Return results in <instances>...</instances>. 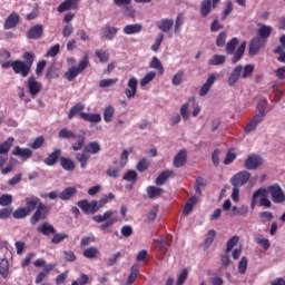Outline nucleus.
Returning a JSON list of instances; mask_svg holds the SVG:
<instances>
[{
	"instance_id": "obj_1",
	"label": "nucleus",
	"mask_w": 285,
	"mask_h": 285,
	"mask_svg": "<svg viewBox=\"0 0 285 285\" xmlns=\"http://www.w3.org/2000/svg\"><path fill=\"white\" fill-rule=\"evenodd\" d=\"M191 117L197 118L202 114V106L197 102L195 97H189L185 104L180 106V116L184 121H188L190 119V109Z\"/></svg>"
},
{
	"instance_id": "obj_2",
	"label": "nucleus",
	"mask_w": 285,
	"mask_h": 285,
	"mask_svg": "<svg viewBox=\"0 0 285 285\" xmlns=\"http://www.w3.org/2000/svg\"><path fill=\"white\" fill-rule=\"evenodd\" d=\"M59 139H76V142L72 144V150H81L83 148V144H86V136L83 135H77L75 131L62 128L58 132Z\"/></svg>"
},
{
	"instance_id": "obj_3",
	"label": "nucleus",
	"mask_w": 285,
	"mask_h": 285,
	"mask_svg": "<svg viewBox=\"0 0 285 285\" xmlns=\"http://www.w3.org/2000/svg\"><path fill=\"white\" fill-rule=\"evenodd\" d=\"M114 215H115V210L109 209V210L105 212L104 214L92 216V219L97 224H101V222H105L100 226V228H102V230H106V228H110V227L115 226V224H117V217H115Z\"/></svg>"
},
{
	"instance_id": "obj_4",
	"label": "nucleus",
	"mask_w": 285,
	"mask_h": 285,
	"mask_svg": "<svg viewBox=\"0 0 285 285\" xmlns=\"http://www.w3.org/2000/svg\"><path fill=\"white\" fill-rule=\"evenodd\" d=\"M88 63H90V61L88 60V55H86L78 66H71L68 68L65 72V79H67V81H72L78 75H81V72L88 68Z\"/></svg>"
},
{
	"instance_id": "obj_5",
	"label": "nucleus",
	"mask_w": 285,
	"mask_h": 285,
	"mask_svg": "<svg viewBox=\"0 0 285 285\" xmlns=\"http://www.w3.org/2000/svg\"><path fill=\"white\" fill-rule=\"evenodd\" d=\"M26 88H27L30 97H32V99H35V98H37L39 92H41L43 85L39 80H37V78H35V76H30L26 81Z\"/></svg>"
},
{
	"instance_id": "obj_6",
	"label": "nucleus",
	"mask_w": 285,
	"mask_h": 285,
	"mask_svg": "<svg viewBox=\"0 0 285 285\" xmlns=\"http://www.w3.org/2000/svg\"><path fill=\"white\" fill-rule=\"evenodd\" d=\"M19 164V160L16 158H10L8 160V156H1L0 155V171L1 175H9V173H12L14 168H17Z\"/></svg>"
},
{
	"instance_id": "obj_7",
	"label": "nucleus",
	"mask_w": 285,
	"mask_h": 285,
	"mask_svg": "<svg viewBox=\"0 0 285 285\" xmlns=\"http://www.w3.org/2000/svg\"><path fill=\"white\" fill-rule=\"evenodd\" d=\"M267 190L271 194L272 202L274 204H284V202H285V193H284V189H282V187L279 185H277V184L271 185L267 188Z\"/></svg>"
},
{
	"instance_id": "obj_8",
	"label": "nucleus",
	"mask_w": 285,
	"mask_h": 285,
	"mask_svg": "<svg viewBox=\"0 0 285 285\" xmlns=\"http://www.w3.org/2000/svg\"><path fill=\"white\" fill-rule=\"evenodd\" d=\"M261 166H264V158L259 155L252 154L245 159L247 170H257Z\"/></svg>"
},
{
	"instance_id": "obj_9",
	"label": "nucleus",
	"mask_w": 285,
	"mask_h": 285,
	"mask_svg": "<svg viewBox=\"0 0 285 285\" xmlns=\"http://www.w3.org/2000/svg\"><path fill=\"white\" fill-rule=\"evenodd\" d=\"M244 71V66L238 65L236 66L230 73L227 77V86L229 88H235L237 83H239V80L242 79V72Z\"/></svg>"
},
{
	"instance_id": "obj_10",
	"label": "nucleus",
	"mask_w": 285,
	"mask_h": 285,
	"mask_svg": "<svg viewBox=\"0 0 285 285\" xmlns=\"http://www.w3.org/2000/svg\"><path fill=\"white\" fill-rule=\"evenodd\" d=\"M78 206L86 215H95V213L99 210V204L97 203V200H80L78 202Z\"/></svg>"
},
{
	"instance_id": "obj_11",
	"label": "nucleus",
	"mask_w": 285,
	"mask_h": 285,
	"mask_svg": "<svg viewBox=\"0 0 285 285\" xmlns=\"http://www.w3.org/2000/svg\"><path fill=\"white\" fill-rule=\"evenodd\" d=\"M139 83V80H137L136 77H130L127 81V88H125V97L127 99H135V96L137 95V86Z\"/></svg>"
},
{
	"instance_id": "obj_12",
	"label": "nucleus",
	"mask_w": 285,
	"mask_h": 285,
	"mask_svg": "<svg viewBox=\"0 0 285 285\" xmlns=\"http://www.w3.org/2000/svg\"><path fill=\"white\" fill-rule=\"evenodd\" d=\"M264 46H266V40H264V38L255 37L254 39H252L248 49L250 57L259 55V50H262Z\"/></svg>"
},
{
	"instance_id": "obj_13",
	"label": "nucleus",
	"mask_w": 285,
	"mask_h": 285,
	"mask_svg": "<svg viewBox=\"0 0 285 285\" xmlns=\"http://www.w3.org/2000/svg\"><path fill=\"white\" fill-rule=\"evenodd\" d=\"M12 70L16 75H21V77L30 75V66L21 60L12 61Z\"/></svg>"
},
{
	"instance_id": "obj_14",
	"label": "nucleus",
	"mask_w": 285,
	"mask_h": 285,
	"mask_svg": "<svg viewBox=\"0 0 285 285\" xmlns=\"http://www.w3.org/2000/svg\"><path fill=\"white\" fill-rule=\"evenodd\" d=\"M256 110L258 112L256 117H261V119H264V117H266V115H268V112H271L273 108L268 106L267 99L261 98L256 105Z\"/></svg>"
},
{
	"instance_id": "obj_15",
	"label": "nucleus",
	"mask_w": 285,
	"mask_h": 285,
	"mask_svg": "<svg viewBox=\"0 0 285 285\" xmlns=\"http://www.w3.org/2000/svg\"><path fill=\"white\" fill-rule=\"evenodd\" d=\"M215 81H217V75L210 73L207 80L205 81V83L199 89V92H198L199 97H206V95L210 92V88H213V85L215 83Z\"/></svg>"
},
{
	"instance_id": "obj_16",
	"label": "nucleus",
	"mask_w": 285,
	"mask_h": 285,
	"mask_svg": "<svg viewBox=\"0 0 285 285\" xmlns=\"http://www.w3.org/2000/svg\"><path fill=\"white\" fill-rule=\"evenodd\" d=\"M250 179V173L243 170L237 173L233 178H232V184L233 186H245Z\"/></svg>"
},
{
	"instance_id": "obj_17",
	"label": "nucleus",
	"mask_w": 285,
	"mask_h": 285,
	"mask_svg": "<svg viewBox=\"0 0 285 285\" xmlns=\"http://www.w3.org/2000/svg\"><path fill=\"white\" fill-rule=\"evenodd\" d=\"M174 26H175V20L170 18H163L156 22V28H158L160 32H165V33L170 32Z\"/></svg>"
},
{
	"instance_id": "obj_18",
	"label": "nucleus",
	"mask_w": 285,
	"mask_h": 285,
	"mask_svg": "<svg viewBox=\"0 0 285 285\" xmlns=\"http://www.w3.org/2000/svg\"><path fill=\"white\" fill-rule=\"evenodd\" d=\"M11 153L14 155V157H20L22 161H28V159L32 157V149L21 148L19 146H16Z\"/></svg>"
},
{
	"instance_id": "obj_19",
	"label": "nucleus",
	"mask_w": 285,
	"mask_h": 285,
	"mask_svg": "<svg viewBox=\"0 0 285 285\" xmlns=\"http://www.w3.org/2000/svg\"><path fill=\"white\" fill-rule=\"evenodd\" d=\"M265 197H268V189L261 187L258 190H256L253 194L252 202H250V208H255L262 199H265Z\"/></svg>"
},
{
	"instance_id": "obj_20",
	"label": "nucleus",
	"mask_w": 285,
	"mask_h": 285,
	"mask_svg": "<svg viewBox=\"0 0 285 285\" xmlns=\"http://www.w3.org/2000/svg\"><path fill=\"white\" fill-rule=\"evenodd\" d=\"M81 0H65L58 7V12H66L68 10H79Z\"/></svg>"
},
{
	"instance_id": "obj_21",
	"label": "nucleus",
	"mask_w": 285,
	"mask_h": 285,
	"mask_svg": "<svg viewBox=\"0 0 285 285\" xmlns=\"http://www.w3.org/2000/svg\"><path fill=\"white\" fill-rule=\"evenodd\" d=\"M46 213H48V208L46 205L40 203L37 207L36 213L31 217V224L35 226L36 224L39 223V219H43L46 217Z\"/></svg>"
},
{
	"instance_id": "obj_22",
	"label": "nucleus",
	"mask_w": 285,
	"mask_h": 285,
	"mask_svg": "<svg viewBox=\"0 0 285 285\" xmlns=\"http://www.w3.org/2000/svg\"><path fill=\"white\" fill-rule=\"evenodd\" d=\"M57 266V264L55 263H49L48 265H46L43 267V269L41 272L38 273V275L36 276V284H41V282H43V279L46 277H48V275L50 274L51 271H55V267Z\"/></svg>"
},
{
	"instance_id": "obj_23",
	"label": "nucleus",
	"mask_w": 285,
	"mask_h": 285,
	"mask_svg": "<svg viewBox=\"0 0 285 285\" xmlns=\"http://www.w3.org/2000/svg\"><path fill=\"white\" fill-rule=\"evenodd\" d=\"M264 118H261L259 116L255 115L244 128V132H246L247 135L253 132L257 128V126H259V124H262Z\"/></svg>"
},
{
	"instance_id": "obj_24",
	"label": "nucleus",
	"mask_w": 285,
	"mask_h": 285,
	"mask_svg": "<svg viewBox=\"0 0 285 285\" xmlns=\"http://www.w3.org/2000/svg\"><path fill=\"white\" fill-rule=\"evenodd\" d=\"M187 159V153L186 149L179 150L176 156L174 157V167L175 168H181L184 164H186Z\"/></svg>"
},
{
	"instance_id": "obj_25",
	"label": "nucleus",
	"mask_w": 285,
	"mask_h": 285,
	"mask_svg": "<svg viewBox=\"0 0 285 285\" xmlns=\"http://www.w3.org/2000/svg\"><path fill=\"white\" fill-rule=\"evenodd\" d=\"M17 23H19V13L13 12L6 19L3 28L4 30H11Z\"/></svg>"
},
{
	"instance_id": "obj_26",
	"label": "nucleus",
	"mask_w": 285,
	"mask_h": 285,
	"mask_svg": "<svg viewBox=\"0 0 285 285\" xmlns=\"http://www.w3.org/2000/svg\"><path fill=\"white\" fill-rule=\"evenodd\" d=\"M101 151V145L97 141H90L85 146V153L88 155H99Z\"/></svg>"
},
{
	"instance_id": "obj_27",
	"label": "nucleus",
	"mask_w": 285,
	"mask_h": 285,
	"mask_svg": "<svg viewBox=\"0 0 285 285\" xmlns=\"http://www.w3.org/2000/svg\"><path fill=\"white\" fill-rule=\"evenodd\" d=\"M24 202H26L24 208H27V210L29 213H32V210H35V208H37V206H39V204H41L40 203L41 199H39V197H37V196L27 197Z\"/></svg>"
},
{
	"instance_id": "obj_28",
	"label": "nucleus",
	"mask_w": 285,
	"mask_h": 285,
	"mask_svg": "<svg viewBox=\"0 0 285 285\" xmlns=\"http://www.w3.org/2000/svg\"><path fill=\"white\" fill-rule=\"evenodd\" d=\"M144 27L140 23L135 24H127L124 27L122 32L124 35H139Z\"/></svg>"
},
{
	"instance_id": "obj_29",
	"label": "nucleus",
	"mask_w": 285,
	"mask_h": 285,
	"mask_svg": "<svg viewBox=\"0 0 285 285\" xmlns=\"http://www.w3.org/2000/svg\"><path fill=\"white\" fill-rule=\"evenodd\" d=\"M117 28L115 27H105L101 30V38L107 39L108 41H112L114 37H117Z\"/></svg>"
},
{
	"instance_id": "obj_30",
	"label": "nucleus",
	"mask_w": 285,
	"mask_h": 285,
	"mask_svg": "<svg viewBox=\"0 0 285 285\" xmlns=\"http://www.w3.org/2000/svg\"><path fill=\"white\" fill-rule=\"evenodd\" d=\"M12 144H14V138L9 137L6 141L0 144V156L8 157V153H10V148H12Z\"/></svg>"
},
{
	"instance_id": "obj_31",
	"label": "nucleus",
	"mask_w": 285,
	"mask_h": 285,
	"mask_svg": "<svg viewBox=\"0 0 285 285\" xmlns=\"http://www.w3.org/2000/svg\"><path fill=\"white\" fill-rule=\"evenodd\" d=\"M0 275L2 279H8L10 276V263L7 258L0 259Z\"/></svg>"
},
{
	"instance_id": "obj_32",
	"label": "nucleus",
	"mask_w": 285,
	"mask_h": 285,
	"mask_svg": "<svg viewBox=\"0 0 285 285\" xmlns=\"http://www.w3.org/2000/svg\"><path fill=\"white\" fill-rule=\"evenodd\" d=\"M257 32L259 36L258 38L264 39V41L266 43V39H268L271 37V33L273 32V27L266 26V24H259Z\"/></svg>"
},
{
	"instance_id": "obj_33",
	"label": "nucleus",
	"mask_w": 285,
	"mask_h": 285,
	"mask_svg": "<svg viewBox=\"0 0 285 285\" xmlns=\"http://www.w3.org/2000/svg\"><path fill=\"white\" fill-rule=\"evenodd\" d=\"M80 117L90 124H99V121H101V114L80 112Z\"/></svg>"
},
{
	"instance_id": "obj_34",
	"label": "nucleus",
	"mask_w": 285,
	"mask_h": 285,
	"mask_svg": "<svg viewBox=\"0 0 285 285\" xmlns=\"http://www.w3.org/2000/svg\"><path fill=\"white\" fill-rule=\"evenodd\" d=\"M155 77H157V72L155 71H148L140 80L139 86L140 88H146L149 83H151L155 80Z\"/></svg>"
},
{
	"instance_id": "obj_35",
	"label": "nucleus",
	"mask_w": 285,
	"mask_h": 285,
	"mask_svg": "<svg viewBox=\"0 0 285 285\" xmlns=\"http://www.w3.org/2000/svg\"><path fill=\"white\" fill-rule=\"evenodd\" d=\"M164 195V189L156 186H149L147 187V197L149 199H157V197H161Z\"/></svg>"
},
{
	"instance_id": "obj_36",
	"label": "nucleus",
	"mask_w": 285,
	"mask_h": 285,
	"mask_svg": "<svg viewBox=\"0 0 285 285\" xmlns=\"http://www.w3.org/2000/svg\"><path fill=\"white\" fill-rule=\"evenodd\" d=\"M75 195H77V187H67L59 194V197L62 199V202H68V199H71V197H75Z\"/></svg>"
},
{
	"instance_id": "obj_37",
	"label": "nucleus",
	"mask_w": 285,
	"mask_h": 285,
	"mask_svg": "<svg viewBox=\"0 0 285 285\" xmlns=\"http://www.w3.org/2000/svg\"><path fill=\"white\" fill-rule=\"evenodd\" d=\"M41 35H43V27L41 24H37L29 30L28 39H39Z\"/></svg>"
},
{
	"instance_id": "obj_38",
	"label": "nucleus",
	"mask_w": 285,
	"mask_h": 285,
	"mask_svg": "<svg viewBox=\"0 0 285 285\" xmlns=\"http://www.w3.org/2000/svg\"><path fill=\"white\" fill-rule=\"evenodd\" d=\"M59 155H61V149H55L52 154H50L46 159L45 164L47 166H55L59 159Z\"/></svg>"
},
{
	"instance_id": "obj_39",
	"label": "nucleus",
	"mask_w": 285,
	"mask_h": 285,
	"mask_svg": "<svg viewBox=\"0 0 285 285\" xmlns=\"http://www.w3.org/2000/svg\"><path fill=\"white\" fill-rule=\"evenodd\" d=\"M244 52H246V41H243L236 52L234 53V57L232 58V63H237L242 57H244Z\"/></svg>"
},
{
	"instance_id": "obj_40",
	"label": "nucleus",
	"mask_w": 285,
	"mask_h": 285,
	"mask_svg": "<svg viewBox=\"0 0 285 285\" xmlns=\"http://www.w3.org/2000/svg\"><path fill=\"white\" fill-rule=\"evenodd\" d=\"M85 108H86V105H83L82 102L76 104L69 110L68 119H72L75 117V115H79L81 117V111L85 110Z\"/></svg>"
},
{
	"instance_id": "obj_41",
	"label": "nucleus",
	"mask_w": 285,
	"mask_h": 285,
	"mask_svg": "<svg viewBox=\"0 0 285 285\" xmlns=\"http://www.w3.org/2000/svg\"><path fill=\"white\" fill-rule=\"evenodd\" d=\"M226 63V56L224 55H214L209 60V66H224Z\"/></svg>"
},
{
	"instance_id": "obj_42",
	"label": "nucleus",
	"mask_w": 285,
	"mask_h": 285,
	"mask_svg": "<svg viewBox=\"0 0 285 285\" xmlns=\"http://www.w3.org/2000/svg\"><path fill=\"white\" fill-rule=\"evenodd\" d=\"M76 159L79 161L80 168L86 169L88 166V159H90V155L86 151L78 153L76 155Z\"/></svg>"
},
{
	"instance_id": "obj_43",
	"label": "nucleus",
	"mask_w": 285,
	"mask_h": 285,
	"mask_svg": "<svg viewBox=\"0 0 285 285\" xmlns=\"http://www.w3.org/2000/svg\"><path fill=\"white\" fill-rule=\"evenodd\" d=\"M213 10L212 0H205L200 3V14L202 17H208Z\"/></svg>"
},
{
	"instance_id": "obj_44",
	"label": "nucleus",
	"mask_w": 285,
	"mask_h": 285,
	"mask_svg": "<svg viewBox=\"0 0 285 285\" xmlns=\"http://www.w3.org/2000/svg\"><path fill=\"white\" fill-rule=\"evenodd\" d=\"M112 117H115V107H112V105H108L104 110V121L106 124H110V121H112Z\"/></svg>"
},
{
	"instance_id": "obj_45",
	"label": "nucleus",
	"mask_w": 285,
	"mask_h": 285,
	"mask_svg": "<svg viewBox=\"0 0 285 285\" xmlns=\"http://www.w3.org/2000/svg\"><path fill=\"white\" fill-rule=\"evenodd\" d=\"M215 235H217V233L215 232V229H210L206 237H205V242H204V248L205 250H208V248H210V246H213V242H215Z\"/></svg>"
},
{
	"instance_id": "obj_46",
	"label": "nucleus",
	"mask_w": 285,
	"mask_h": 285,
	"mask_svg": "<svg viewBox=\"0 0 285 285\" xmlns=\"http://www.w3.org/2000/svg\"><path fill=\"white\" fill-rule=\"evenodd\" d=\"M60 165L62 166L63 170H68V171L75 170V160L70 158L61 157Z\"/></svg>"
},
{
	"instance_id": "obj_47",
	"label": "nucleus",
	"mask_w": 285,
	"mask_h": 285,
	"mask_svg": "<svg viewBox=\"0 0 285 285\" xmlns=\"http://www.w3.org/2000/svg\"><path fill=\"white\" fill-rule=\"evenodd\" d=\"M183 26H184V13H178L174 22L175 35H179V32H181Z\"/></svg>"
},
{
	"instance_id": "obj_48",
	"label": "nucleus",
	"mask_w": 285,
	"mask_h": 285,
	"mask_svg": "<svg viewBox=\"0 0 285 285\" xmlns=\"http://www.w3.org/2000/svg\"><path fill=\"white\" fill-rule=\"evenodd\" d=\"M173 175V170H165L156 178V186H164L167 179Z\"/></svg>"
},
{
	"instance_id": "obj_49",
	"label": "nucleus",
	"mask_w": 285,
	"mask_h": 285,
	"mask_svg": "<svg viewBox=\"0 0 285 285\" xmlns=\"http://www.w3.org/2000/svg\"><path fill=\"white\" fill-rule=\"evenodd\" d=\"M139 275V265H134L131 267V272L128 276L127 285H132L137 281V277Z\"/></svg>"
},
{
	"instance_id": "obj_50",
	"label": "nucleus",
	"mask_w": 285,
	"mask_h": 285,
	"mask_svg": "<svg viewBox=\"0 0 285 285\" xmlns=\"http://www.w3.org/2000/svg\"><path fill=\"white\" fill-rule=\"evenodd\" d=\"M149 68H153V70H158L159 75H164V66L161 65V61L157 57H153Z\"/></svg>"
},
{
	"instance_id": "obj_51",
	"label": "nucleus",
	"mask_w": 285,
	"mask_h": 285,
	"mask_svg": "<svg viewBox=\"0 0 285 285\" xmlns=\"http://www.w3.org/2000/svg\"><path fill=\"white\" fill-rule=\"evenodd\" d=\"M39 233H42V235H55V227L50 225L49 223H43L38 227Z\"/></svg>"
},
{
	"instance_id": "obj_52",
	"label": "nucleus",
	"mask_w": 285,
	"mask_h": 285,
	"mask_svg": "<svg viewBox=\"0 0 285 285\" xmlns=\"http://www.w3.org/2000/svg\"><path fill=\"white\" fill-rule=\"evenodd\" d=\"M253 72H255V66L246 65L245 67H243L240 77H242V79H250V77H253Z\"/></svg>"
},
{
	"instance_id": "obj_53",
	"label": "nucleus",
	"mask_w": 285,
	"mask_h": 285,
	"mask_svg": "<svg viewBox=\"0 0 285 285\" xmlns=\"http://www.w3.org/2000/svg\"><path fill=\"white\" fill-rule=\"evenodd\" d=\"M130 153H132V148L122 150L120 155V168H126V165L128 164V157H130Z\"/></svg>"
},
{
	"instance_id": "obj_54",
	"label": "nucleus",
	"mask_w": 285,
	"mask_h": 285,
	"mask_svg": "<svg viewBox=\"0 0 285 285\" xmlns=\"http://www.w3.org/2000/svg\"><path fill=\"white\" fill-rule=\"evenodd\" d=\"M30 215L29 210L26 207H20L13 212L14 219H23Z\"/></svg>"
},
{
	"instance_id": "obj_55",
	"label": "nucleus",
	"mask_w": 285,
	"mask_h": 285,
	"mask_svg": "<svg viewBox=\"0 0 285 285\" xmlns=\"http://www.w3.org/2000/svg\"><path fill=\"white\" fill-rule=\"evenodd\" d=\"M97 255H99V248L97 247H89L83 250V257H86L87 259H95Z\"/></svg>"
},
{
	"instance_id": "obj_56",
	"label": "nucleus",
	"mask_w": 285,
	"mask_h": 285,
	"mask_svg": "<svg viewBox=\"0 0 285 285\" xmlns=\"http://www.w3.org/2000/svg\"><path fill=\"white\" fill-rule=\"evenodd\" d=\"M96 57H98L101 63H108V60L110 59V53H108V51L104 49H100L96 50Z\"/></svg>"
},
{
	"instance_id": "obj_57",
	"label": "nucleus",
	"mask_w": 285,
	"mask_h": 285,
	"mask_svg": "<svg viewBox=\"0 0 285 285\" xmlns=\"http://www.w3.org/2000/svg\"><path fill=\"white\" fill-rule=\"evenodd\" d=\"M157 245H158V248L161 253H167L168 252V246H170V238H159L157 240Z\"/></svg>"
},
{
	"instance_id": "obj_58",
	"label": "nucleus",
	"mask_w": 285,
	"mask_h": 285,
	"mask_svg": "<svg viewBox=\"0 0 285 285\" xmlns=\"http://www.w3.org/2000/svg\"><path fill=\"white\" fill-rule=\"evenodd\" d=\"M255 243L262 246L264 250H268V248H271V240H268V238H264L263 236L256 237Z\"/></svg>"
},
{
	"instance_id": "obj_59",
	"label": "nucleus",
	"mask_w": 285,
	"mask_h": 285,
	"mask_svg": "<svg viewBox=\"0 0 285 285\" xmlns=\"http://www.w3.org/2000/svg\"><path fill=\"white\" fill-rule=\"evenodd\" d=\"M183 81H184V70H179L174 75L171 79V83L173 86H181Z\"/></svg>"
},
{
	"instance_id": "obj_60",
	"label": "nucleus",
	"mask_w": 285,
	"mask_h": 285,
	"mask_svg": "<svg viewBox=\"0 0 285 285\" xmlns=\"http://www.w3.org/2000/svg\"><path fill=\"white\" fill-rule=\"evenodd\" d=\"M238 43H239V40H237V38H233L229 42H227L226 45L227 55H233Z\"/></svg>"
},
{
	"instance_id": "obj_61",
	"label": "nucleus",
	"mask_w": 285,
	"mask_h": 285,
	"mask_svg": "<svg viewBox=\"0 0 285 285\" xmlns=\"http://www.w3.org/2000/svg\"><path fill=\"white\" fill-rule=\"evenodd\" d=\"M119 79L117 78H108V79H102L99 81V87L100 88H110V86H115Z\"/></svg>"
},
{
	"instance_id": "obj_62",
	"label": "nucleus",
	"mask_w": 285,
	"mask_h": 285,
	"mask_svg": "<svg viewBox=\"0 0 285 285\" xmlns=\"http://www.w3.org/2000/svg\"><path fill=\"white\" fill-rule=\"evenodd\" d=\"M195 204H197V197L194 196L188 199L184 208L185 215H190V213L193 212V206H195Z\"/></svg>"
},
{
	"instance_id": "obj_63",
	"label": "nucleus",
	"mask_w": 285,
	"mask_h": 285,
	"mask_svg": "<svg viewBox=\"0 0 285 285\" xmlns=\"http://www.w3.org/2000/svg\"><path fill=\"white\" fill-rule=\"evenodd\" d=\"M248 269V258L245 256L242 257L239 264H238V273L240 275H246V271Z\"/></svg>"
},
{
	"instance_id": "obj_64",
	"label": "nucleus",
	"mask_w": 285,
	"mask_h": 285,
	"mask_svg": "<svg viewBox=\"0 0 285 285\" xmlns=\"http://www.w3.org/2000/svg\"><path fill=\"white\" fill-rule=\"evenodd\" d=\"M12 204V195L4 194L0 196V206H10Z\"/></svg>"
}]
</instances>
